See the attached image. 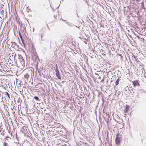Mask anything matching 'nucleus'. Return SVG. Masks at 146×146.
Returning <instances> with one entry per match:
<instances>
[{"label": "nucleus", "mask_w": 146, "mask_h": 146, "mask_svg": "<svg viewBox=\"0 0 146 146\" xmlns=\"http://www.w3.org/2000/svg\"><path fill=\"white\" fill-rule=\"evenodd\" d=\"M119 133H118L116 134L115 139V144L117 145H118L120 144V141H121V138L119 136Z\"/></svg>", "instance_id": "nucleus-1"}, {"label": "nucleus", "mask_w": 146, "mask_h": 146, "mask_svg": "<svg viewBox=\"0 0 146 146\" xmlns=\"http://www.w3.org/2000/svg\"><path fill=\"white\" fill-rule=\"evenodd\" d=\"M133 84L134 86H139L138 80L134 81L133 82Z\"/></svg>", "instance_id": "nucleus-2"}, {"label": "nucleus", "mask_w": 146, "mask_h": 146, "mask_svg": "<svg viewBox=\"0 0 146 146\" xmlns=\"http://www.w3.org/2000/svg\"><path fill=\"white\" fill-rule=\"evenodd\" d=\"M55 72L56 76L58 77V79H61V77L59 70H55Z\"/></svg>", "instance_id": "nucleus-3"}, {"label": "nucleus", "mask_w": 146, "mask_h": 146, "mask_svg": "<svg viewBox=\"0 0 146 146\" xmlns=\"http://www.w3.org/2000/svg\"><path fill=\"white\" fill-rule=\"evenodd\" d=\"M129 109V107L127 105H126L124 108V112L125 113H127Z\"/></svg>", "instance_id": "nucleus-4"}, {"label": "nucleus", "mask_w": 146, "mask_h": 146, "mask_svg": "<svg viewBox=\"0 0 146 146\" xmlns=\"http://www.w3.org/2000/svg\"><path fill=\"white\" fill-rule=\"evenodd\" d=\"M29 77V76L28 74L26 73L24 75V80H27L28 79Z\"/></svg>", "instance_id": "nucleus-5"}, {"label": "nucleus", "mask_w": 146, "mask_h": 146, "mask_svg": "<svg viewBox=\"0 0 146 146\" xmlns=\"http://www.w3.org/2000/svg\"><path fill=\"white\" fill-rule=\"evenodd\" d=\"M119 79H118L116 80V81L115 82V83H116V86L118 84H119Z\"/></svg>", "instance_id": "nucleus-6"}, {"label": "nucleus", "mask_w": 146, "mask_h": 146, "mask_svg": "<svg viewBox=\"0 0 146 146\" xmlns=\"http://www.w3.org/2000/svg\"><path fill=\"white\" fill-rule=\"evenodd\" d=\"M8 143L6 142H4L3 143V146H9Z\"/></svg>", "instance_id": "nucleus-7"}, {"label": "nucleus", "mask_w": 146, "mask_h": 146, "mask_svg": "<svg viewBox=\"0 0 146 146\" xmlns=\"http://www.w3.org/2000/svg\"><path fill=\"white\" fill-rule=\"evenodd\" d=\"M34 98L37 101H38L39 99L38 98L37 96H35Z\"/></svg>", "instance_id": "nucleus-8"}, {"label": "nucleus", "mask_w": 146, "mask_h": 146, "mask_svg": "<svg viewBox=\"0 0 146 146\" xmlns=\"http://www.w3.org/2000/svg\"><path fill=\"white\" fill-rule=\"evenodd\" d=\"M6 94L8 96L9 98H10V95L7 92H5Z\"/></svg>", "instance_id": "nucleus-9"}, {"label": "nucleus", "mask_w": 146, "mask_h": 146, "mask_svg": "<svg viewBox=\"0 0 146 146\" xmlns=\"http://www.w3.org/2000/svg\"><path fill=\"white\" fill-rule=\"evenodd\" d=\"M55 70H58V66L57 64H56V69Z\"/></svg>", "instance_id": "nucleus-10"}, {"label": "nucleus", "mask_w": 146, "mask_h": 146, "mask_svg": "<svg viewBox=\"0 0 146 146\" xmlns=\"http://www.w3.org/2000/svg\"><path fill=\"white\" fill-rule=\"evenodd\" d=\"M22 41V43H23L24 44H25V43H24V40H21Z\"/></svg>", "instance_id": "nucleus-11"}, {"label": "nucleus", "mask_w": 146, "mask_h": 146, "mask_svg": "<svg viewBox=\"0 0 146 146\" xmlns=\"http://www.w3.org/2000/svg\"><path fill=\"white\" fill-rule=\"evenodd\" d=\"M140 0H135V1H136L137 2H138L139 1H140Z\"/></svg>", "instance_id": "nucleus-12"}, {"label": "nucleus", "mask_w": 146, "mask_h": 146, "mask_svg": "<svg viewBox=\"0 0 146 146\" xmlns=\"http://www.w3.org/2000/svg\"><path fill=\"white\" fill-rule=\"evenodd\" d=\"M20 38L21 39V40H23V38H22V37H20Z\"/></svg>", "instance_id": "nucleus-13"}, {"label": "nucleus", "mask_w": 146, "mask_h": 146, "mask_svg": "<svg viewBox=\"0 0 146 146\" xmlns=\"http://www.w3.org/2000/svg\"><path fill=\"white\" fill-rule=\"evenodd\" d=\"M19 36H21V35L20 33L19 32Z\"/></svg>", "instance_id": "nucleus-14"}, {"label": "nucleus", "mask_w": 146, "mask_h": 146, "mask_svg": "<svg viewBox=\"0 0 146 146\" xmlns=\"http://www.w3.org/2000/svg\"><path fill=\"white\" fill-rule=\"evenodd\" d=\"M7 137H6V138H5V139L7 140V139H6V138H7Z\"/></svg>", "instance_id": "nucleus-15"}, {"label": "nucleus", "mask_w": 146, "mask_h": 146, "mask_svg": "<svg viewBox=\"0 0 146 146\" xmlns=\"http://www.w3.org/2000/svg\"><path fill=\"white\" fill-rule=\"evenodd\" d=\"M20 36V38L22 37V36Z\"/></svg>", "instance_id": "nucleus-16"}, {"label": "nucleus", "mask_w": 146, "mask_h": 146, "mask_svg": "<svg viewBox=\"0 0 146 146\" xmlns=\"http://www.w3.org/2000/svg\"><path fill=\"white\" fill-rule=\"evenodd\" d=\"M134 92H133V93H134Z\"/></svg>", "instance_id": "nucleus-17"}]
</instances>
